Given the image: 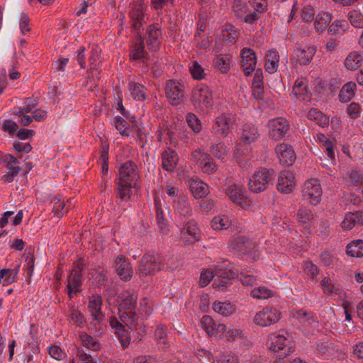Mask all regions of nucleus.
Instances as JSON below:
<instances>
[{"mask_svg": "<svg viewBox=\"0 0 363 363\" xmlns=\"http://www.w3.org/2000/svg\"><path fill=\"white\" fill-rule=\"evenodd\" d=\"M119 299L118 311L121 320L130 330L145 333V325L135 311L138 296L134 292L125 291L121 294Z\"/></svg>", "mask_w": 363, "mask_h": 363, "instance_id": "1", "label": "nucleus"}, {"mask_svg": "<svg viewBox=\"0 0 363 363\" xmlns=\"http://www.w3.org/2000/svg\"><path fill=\"white\" fill-rule=\"evenodd\" d=\"M140 176L134 162L128 161L121 166L117 194L122 201H128L130 199L131 189L138 186Z\"/></svg>", "mask_w": 363, "mask_h": 363, "instance_id": "2", "label": "nucleus"}, {"mask_svg": "<svg viewBox=\"0 0 363 363\" xmlns=\"http://www.w3.org/2000/svg\"><path fill=\"white\" fill-rule=\"evenodd\" d=\"M267 345L269 350L274 352L283 351L285 357L290 355L294 351V345L289 339L288 333L284 330L279 333H272L267 337Z\"/></svg>", "mask_w": 363, "mask_h": 363, "instance_id": "3", "label": "nucleus"}, {"mask_svg": "<svg viewBox=\"0 0 363 363\" xmlns=\"http://www.w3.org/2000/svg\"><path fill=\"white\" fill-rule=\"evenodd\" d=\"M191 101L194 108L202 113H207L213 106L212 94L208 88L203 85L193 89Z\"/></svg>", "mask_w": 363, "mask_h": 363, "instance_id": "4", "label": "nucleus"}, {"mask_svg": "<svg viewBox=\"0 0 363 363\" xmlns=\"http://www.w3.org/2000/svg\"><path fill=\"white\" fill-rule=\"evenodd\" d=\"M273 169L262 168L255 172L248 182L249 189L254 193H259L268 188L274 180Z\"/></svg>", "mask_w": 363, "mask_h": 363, "instance_id": "5", "label": "nucleus"}, {"mask_svg": "<svg viewBox=\"0 0 363 363\" xmlns=\"http://www.w3.org/2000/svg\"><path fill=\"white\" fill-rule=\"evenodd\" d=\"M162 259L155 255L145 254L141 259L137 274L140 279L152 276L164 269Z\"/></svg>", "mask_w": 363, "mask_h": 363, "instance_id": "6", "label": "nucleus"}, {"mask_svg": "<svg viewBox=\"0 0 363 363\" xmlns=\"http://www.w3.org/2000/svg\"><path fill=\"white\" fill-rule=\"evenodd\" d=\"M84 264L82 259H78L73 264L67 277V295L69 298L80 292V286L82 284V272L84 270Z\"/></svg>", "mask_w": 363, "mask_h": 363, "instance_id": "7", "label": "nucleus"}, {"mask_svg": "<svg viewBox=\"0 0 363 363\" xmlns=\"http://www.w3.org/2000/svg\"><path fill=\"white\" fill-rule=\"evenodd\" d=\"M281 318L279 309L273 306H266L257 312L253 319L254 323L262 327H267L277 323Z\"/></svg>", "mask_w": 363, "mask_h": 363, "instance_id": "8", "label": "nucleus"}, {"mask_svg": "<svg viewBox=\"0 0 363 363\" xmlns=\"http://www.w3.org/2000/svg\"><path fill=\"white\" fill-rule=\"evenodd\" d=\"M234 121L231 115L222 113L216 117L212 125V133L219 138H225L230 133Z\"/></svg>", "mask_w": 363, "mask_h": 363, "instance_id": "9", "label": "nucleus"}, {"mask_svg": "<svg viewBox=\"0 0 363 363\" xmlns=\"http://www.w3.org/2000/svg\"><path fill=\"white\" fill-rule=\"evenodd\" d=\"M165 95L172 106H177L185 99L184 86L174 80H167L165 86Z\"/></svg>", "mask_w": 363, "mask_h": 363, "instance_id": "10", "label": "nucleus"}, {"mask_svg": "<svg viewBox=\"0 0 363 363\" xmlns=\"http://www.w3.org/2000/svg\"><path fill=\"white\" fill-rule=\"evenodd\" d=\"M233 10L238 18L247 23L252 24L259 18L258 13L251 12L249 5L242 0H235L233 4Z\"/></svg>", "mask_w": 363, "mask_h": 363, "instance_id": "11", "label": "nucleus"}, {"mask_svg": "<svg viewBox=\"0 0 363 363\" xmlns=\"http://www.w3.org/2000/svg\"><path fill=\"white\" fill-rule=\"evenodd\" d=\"M304 199L313 205H317L321 198L322 189L318 179H311L306 181L302 190Z\"/></svg>", "mask_w": 363, "mask_h": 363, "instance_id": "12", "label": "nucleus"}, {"mask_svg": "<svg viewBox=\"0 0 363 363\" xmlns=\"http://www.w3.org/2000/svg\"><path fill=\"white\" fill-rule=\"evenodd\" d=\"M269 137L274 140H279L284 138L289 129L288 121L282 117L270 120L268 122Z\"/></svg>", "mask_w": 363, "mask_h": 363, "instance_id": "13", "label": "nucleus"}, {"mask_svg": "<svg viewBox=\"0 0 363 363\" xmlns=\"http://www.w3.org/2000/svg\"><path fill=\"white\" fill-rule=\"evenodd\" d=\"M145 9V3L140 0L134 4L130 11V18L132 23L131 27L135 31H139L145 23L144 12Z\"/></svg>", "mask_w": 363, "mask_h": 363, "instance_id": "14", "label": "nucleus"}, {"mask_svg": "<svg viewBox=\"0 0 363 363\" xmlns=\"http://www.w3.org/2000/svg\"><path fill=\"white\" fill-rule=\"evenodd\" d=\"M115 271L119 278L123 281L131 279L133 271L131 263L125 257L120 255L115 260Z\"/></svg>", "mask_w": 363, "mask_h": 363, "instance_id": "15", "label": "nucleus"}, {"mask_svg": "<svg viewBox=\"0 0 363 363\" xmlns=\"http://www.w3.org/2000/svg\"><path fill=\"white\" fill-rule=\"evenodd\" d=\"M276 154L280 163L284 166H291L296 160L292 147L286 143H280L275 148Z\"/></svg>", "mask_w": 363, "mask_h": 363, "instance_id": "16", "label": "nucleus"}, {"mask_svg": "<svg viewBox=\"0 0 363 363\" xmlns=\"http://www.w3.org/2000/svg\"><path fill=\"white\" fill-rule=\"evenodd\" d=\"M123 323L117 318L111 316L109 319V324L114 330V333L118 337L123 349L127 348L130 344V337L128 332L125 329Z\"/></svg>", "mask_w": 363, "mask_h": 363, "instance_id": "17", "label": "nucleus"}, {"mask_svg": "<svg viewBox=\"0 0 363 363\" xmlns=\"http://www.w3.org/2000/svg\"><path fill=\"white\" fill-rule=\"evenodd\" d=\"M241 64L245 75H250L256 66L257 58L255 52L250 48H244L241 52Z\"/></svg>", "mask_w": 363, "mask_h": 363, "instance_id": "18", "label": "nucleus"}, {"mask_svg": "<svg viewBox=\"0 0 363 363\" xmlns=\"http://www.w3.org/2000/svg\"><path fill=\"white\" fill-rule=\"evenodd\" d=\"M294 179V174L291 172H282L278 179L277 190L284 194L291 193L295 185Z\"/></svg>", "mask_w": 363, "mask_h": 363, "instance_id": "19", "label": "nucleus"}, {"mask_svg": "<svg viewBox=\"0 0 363 363\" xmlns=\"http://www.w3.org/2000/svg\"><path fill=\"white\" fill-rule=\"evenodd\" d=\"M297 60L301 65H308L314 56L316 49L314 46L298 45L294 50Z\"/></svg>", "mask_w": 363, "mask_h": 363, "instance_id": "20", "label": "nucleus"}, {"mask_svg": "<svg viewBox=\"0 0 363 363\" xmlns=\"http://www.w3.org/2000/svg\"><path fill=\"white\" fill-rule=\"evenodd\" d=\"M147 44L150 50L156 52L160 45V38L162 31L160 28L155 26H149L147 29Z\"/></svg>", "mask_w": 363, "mask_h": 363, "instance_id": "21", "label": "nucleus"}, {"mask_svg": "<svg viewBox=\"0 0 363 363\" xmlns=\"http://www.w3.org/2000/svg\"><path fill=\"white\" fill-rule=\"evenodd\" d=\"M233 245L237 251L247 255L256 250L257 247L255 242L244 236H238L234 238Z\"/></svg>", "mask_w": 363, "mask_h": 363, "instance_id": "22", "label": "nucleus"}, {"mask_svg": "<svg viewBox=\"0 0 363 363\" xmlns=\"http://www.w3.org/2000/svg\"><path fill=\"white\" fill-rule=\"evenodd\" d=\"M362 225H363V211L349 212L342 222V228L345 230Z\"/></svg>", "mask_w": 363, "mask_h": 363, "instance_id": "23", "label": "nucleus"}, {"mask_svg": "<svg viewBox=\"0 0 363 363\" xmlns=\"http://www.w3.org/2000/svg\"><path fill=\"white\" fill-rule=\"evenodd\" d=\"M102 298L99 295H93L89 301L88 308L93 317V320L99 322L104 315L101 312Z\"/></svg>", "mask_w": 363, "mask_h": 363, "instance_id": "24", "label": "nucleus"}, {"mask_svg": "<svg viewBox=\"0 0 363 363\" xmlns=\"http://www.w3.org/2000/svg\"><path fill=\"white\" fill-rule=\"evenodd\" d=\"M162 167L167 172H172L175 169L178 155L177 152L171 149H168L162 153Z\"/></svg>", "mask_w": 363, "mask_h": 363, "instance_id": "25", "label": "nucleus"}, {"mask_svg": "<svg viewBox=\"0 0 363 363\" xmlns=\"http://www.w3.org/2000/svg\"><path fill=\"white\" fill-rule=\"evenodd\" d=\"M155 206L156 211L157 223L159 227L160 232L162 234L167 235L169 232L168 222L164 217V213L162 210L161 202L157 197L155 199Z\"/></svg>", "mask_w": 363, "mask_h": 363, "instance_id": "26", "label": "nucleus"}, {"mask_svg": "<svg viewBox=\"0 0 363 363\" xmlns=\"http://www.w3.org/2000/svg\"><path fill=\"white\" fill-rule=\"evenodd\" d=\"M130 57L133 60H140L144 63L147 60V53L145 51V45L141 37L136 40L130 52Z\"/></svg>", "mask_w": 363, "mask_h": 363, "instance_id": "27", "label": "nucleus"}, {"mask_svg": "<svg viewBox=\"0 0 363 363\" xmlns=\"http://www.w3.org/2000/svg\"><path fill=\"white\" fill-rule=\"evenodd\" d=\"M259 136L257 128L252 124H245L243 127L241 141L245 144L255 142Z\"/></svg>", "mask_w": 363, "mask_h": 363, "instance_id": "28", "label": "nucleus"}, {"mask_svg": "<svg viewBox=\"0 0 363 363\" xmlns=\"http://www.w3.org/2000/svg\"><path fill=\"white\" fill-rule=\"evenodd\" d=\"M226 193L229 198L239 206H242L246 199L244 191L235 184L229 186Z\"/></svg>", "mask_w": 363, "mask_h": 363, "instance_id": "29", "label": "nucleus"}, {"mask_svg": "<svg viewBox=\"0 0 363 363\" xmlns=\"http://www.w3.org/2000/svg\"><path fill=\"white\" fill-rule=\"evenodd\" d=\"M175 208L181 216L189 217L192 210L188 198L184 195H180L175 204Z\"/></svg>", "mask_w": 363, "mask_h": 363, "instance_id": "30", "label": "nucleus"}, {"mask_svg": "<svg viewBox=\"0 0 363 363\" xmlns=\"http://www.w3.org/2000/svg\"><path fill=\"white\" fill-rule=\"evenodd\" d=\"M214 276L217 277L218 279H220V280H218L219 282L218 283V286L225 287L226 286L228 280L235 278L237 273L228 271L217 266L214 269L213 277Z\"/></svg>", "mask_w": 363, "mask_h": 363, "instance_id": "31", "label": "nucleus"}, {"mask_svg": "<svg viewBox=\"0 0 363 363\" xmlns=\"http://www.w3.org/2000/svg\"><path fill=\"white\" fill-rule=\"evenodd\" d=\"M279 62V56L278 52L273 50H269L267 52L265 56V69L269 73H274L276 72Z\"/></svg>", "mask_w": 363, "mask_h": 363, "instance_id": "32", "label": "nucleus"}, {"mask_svg": "<svg viewBox=\"0 0 363 363\" xmlns=\"http://www.w3.org/2000/svg\"><path fill=\"white\" fill-rule=\"evenodd\" d=\"M190 189L193 196L196 199H201L206 196L208 193V186L201 181H191Z\"/></svg>", "mask_w": 363, "mask_h": 363, "instance_id": "33", "label": "nucleus"}, {"mask_svg": "<svg viewBox=\"0 0 363 363\" xmlns=\"http://www.w3.org/2000/svg\"><path fill=\"white\" fill-rule=\"evenodd\" d=\"M167 327L164 325H159L155 331V337L157 345L162 349L169 347L166 333Z\"/></svg>", "mask_w": 363, "mask_h": 363, "instance_id": "34", "label": "nucleus"}, {"mask_svg": "<svg viewBox=\"0 0 363 363\" xmlns=\"http://www.w3.org/2000/svg\"><path fill=\"white\" fill-rule=\"evenodd\" d=\"M332 20V16L328 12L319 13L315 20L314 27L318 32H323Z\"/></svg>", "mask_w": 363, "mask_h": 363, "instance_id": "35", "label": "nucleus"}, {"mask_svg": "<svg viewBox=\"0 0 363 363\" xmlns=\"http://www.w3.org/2000/svg\"><path fill=\"white\" fill-rule=\"evenodd\" d=\"M308 118L324 127L329 124V117L316 108H311L308 113Z\"/></svg>", "mask_w": 363, "mask_h": 363, "instance_id": "36", "label": "nucleus"}, {"mask_svg": "<svg viewBox=\"0 0 363 363\" xmlns=\"http://www.w3.org/2000/svg\"><path fill=\"white\" fill-rule=\"evenodd\" d=\"M231 57L229 55H219L213 60L214 67L222 73H227L230 69Z\"/></svg>", "mask_w": 363, "mask_h": 363, "instance_id": "37", "label": "nucleus"}, {"mask_svg": "<svg viewBox=\"0 0 363 363\" xmlns=\"http://www.w3.org/2000/svg\"><path fill=\"white\" fill-rule=\"evenodd\" d=\"M18 267L19 266L13 269H4L0 270V284L2 283L4 286H6L14 282L18 273Z\"/></svg>", "mask_w": 363, "mask_h": 363, "instance_id": "38", "label": "nucleus"}, {"mask_svg": "<svg viewBox=\"0 0 363 363\" xmlns=\"http://www.w3.org/2000/svg\"><path fill=\"white\" fill-rule=\"evenodd\" d=\"M213 308L215 312L223 316H228L233 314L235 311V307L231 303L220 301L214 302Z\"/></svg>", "mask_w": 363, "mask_h": 363, "instance_id": "39", "label": "nucleus"}, {"mask_svg": "<svg viewBox=\"0 0 363 363\" xmlns=\"http://www.w3.org/2000/svg\"><path fill=\"white\" fill-rule=\"evenodd\" d=\"M297 220L306 225H310L313 220V214L312 211L307 207H301L296 213Z\"/></svg>", "mask_w": 363, "mask_h": 363, "instance_id": "40", "label": "nucleus"}, {"mask_svg": "<svg viewBox=\"0 0 363 363\" xmlns=\"http://www.w3.org/2000/svg\"><path fill=\"white\" fill-rule=\"evenodd\" d=\"M347 254L351 257H363V240L352 241L347 247Z\"/></svg>", "mask_w": 363, "mask_h": 363, "instance_id": "41", "label": "nucleus"}, {"mask_svg": "<svg viewBox=\"0 0 363 363\" xmlns=\"http://www.w3.org/2000/svg\"><path fill=\"white\" fill-rule=\"evenodd\" d=\"M79 339L82 345L92 351H97L100 349V343L91 335L86 333H82L79 335Z\"/></svg>", "mask_w": 363, "mask_h": 363, "instance_id": "42", "label": "nucleus"}, {"mask_svg": "<svg viewBox=\"0 0 363 363\" xmlns=\"http://www.w3.org/2000/svg\"><path fill=\"white\" fill-rule=\"evenodd\" d=\"M362 60V55L359 52H352L346 57L345 65L347 69H356L359 67Z\"/></svg>", "mask_w": 363, "mask_h": 363, "instance_id": "43", "label": "nucleus"}, {"mask_svg": "<svg viewBox=\"0 0 363 363\" xmlns=\"http://www.w3.org/2000/svg\"><path fill=\"white\" fill-rule=\"evenodd\" d=\"M356 89V84L350 82L345 84L340 91V99L342 102L350 101L354 95V89Z\"/></svg>", "mask_w": 363, "mask_h": 363, "instance_id": "44", "label": "nucleus"}, {"mask_svg": "<svg viewBox=\"0 0 363 363\" xmlns=\"http://www.w3.org/2000/svg\"><path fill=\"white\" fill-rule=\"evenodd\" d=\"M230 225V220L224 215L216 216L211 220V227L216 230L228 229Z\"/></svg>", "mask_w": 363, "mask_h": 363, "instance_id": "45", "label": "nucleus"}, {"mask_svg": "<svg viewBox=\"0 0 363 363\" xmlns=\"http://www.w3.org/2000/svg\"><path fill=\"white\" fill-rule=\"evenodd\" d=\"M129 89L132 96L138 101H143L146 99L145 86L140 84L130 82L129 83Z\"/></svg>", "mask_w": 363, "mask_h": 363, "instance_id": "46", "label": "nucleus"}, {"mask_svg": "<svg viewBox=\"0 0 363 363\" xmlns=\"http://www.w3.org/2000/svg\"><path fill=\"white\" fill-rule=\"evenodd\" d=\"M182 233H187L196 241H199L201 240L200 230L196 226V223L194 220H189L185 224L182 230Z\"/></svg>", "mask_w": 363, "mask_h": 363, "instance_id": "47", "label": "nucleus"}, {"mask_svg": "<svg viewBox=\"0 0 363 363\" xmlns=\"http://www.w3.org/2000/svg\"><path fill=\"white\" fill-rule=\"evenodd\" d=\"M69 320L77 327H81L85 323L86 318L84 315L79 311L75 309L72 304L69 305Z\"/></svg>", "mask_w": 363, "mask_h": 363, "instance_id": "48", "label": "nucleus"}, {"mask_svg": "<svg viewBox=\"0 0 363 363\" xmlns=\"http://www.w3.org/2000/svg\"><path fill=\"white\" fill-rule=\"evenodd\" d=\"M320 286L323 292L326 294H340L341 289L339 286L333 284L330 277H325L320 281Z\"/></svg>", "mask_w": 363, "mask_h": 363, "instance_id": "49", "label": "nucleus"}, {"mask_svg": "<svg viewBox=\"0 0 363 363\" xmlns=\"http://www.w3.org/2000/svg\"><path fill=\"white\" fill-rule=\"evenodd\" d=\"M241 281L245 286H253L257 284L258 279V275L257 272L252 271H243L240 273Z\"/></svg>", "mask_w": 363, "mask_h": 363, "instance_id": "50", "label": "nucleus"}, {"mask_svg": "<svg viewBox=\"0 0 363 363\" xmlns=\"http://www.w3.org/2000/svg\"><path fill=\"white\" fill-rule=\"evenodd\" d=\"M186 121L189 127L196 133L201 130V122L193 113H188L186 116Z\"/></svg>", "mask_w": 363, "mask_h": 363, "instance_id": "51", "label": "nucleus"}, {"mask_svg": "<svg viewBox=\"0 0 363 363\" xmlns=\"http://www.w3.org/2000/svg\"><path fill=\"white\" fill-rule=\"evenodd\" d=\"M347 16L350 23L354 27L363 28V15L360 12L353 10L348 13Z\"/></svg>", "mask_w": 363, "mask_h": 363, "instance_id": "52", "label": "nucleus"}, {"mask_svg": "<svg viewBox=\"0 0 363 363\" xmlns=\"http://www.w3.org/2000/svg\"><path fill=\"white\" fill-rule=\"evenodd\" d=\"M211 154L220 160H224L228 155V150L225 145L219 143L212 146L211 150Z\"/></svg>", "mask_w": 363, "mask_h": 363, "instance_id": "53", "label": "nucleus"}, {"mask_svg": "<svg viewBox=\"0 0 363 363\" xmlns=\"http://www.w3.org/2000/svg\"><path fill=\"white\" fill-rule=\"evenodd\" d=\"M251 295L253 298L257 299H266L269 297H272L273 293L271 290L268 289L267 288L264 286H260L252 290Z\"/></svg>", "mask_w": 363, "mask_h": 363, "instance_id": "54", "label": "nucleus"}, {"mask_svg": "<svg viewBox=\"0 0 363 363\" xmlns=\"http://www.w3.org/2000/svg\"><path fill=\"white\" fill-rule=\"evenodd\" d=\"M213 319L210 316L205 315L200 320V325L203 330L208 334V336L212 337L213 335V330H212V325H213Z\"/></svg>", "mask_w": 363, "mask_h": 363, "instance_id": "55", "label": "nucleus"}, {"mask_svg": "<svg viewBox=\"0 0 363 363\" xmlns=\"http://www.w3.org/2000/svg\"><path fill=\"white\" fill-rule=\"evenodd\" d=\"M293 92L297 96H305L307 94V87L304 79H297L293 87Z\"/></svg>", "mask_w": 363, "mask_h": 363, "instance_id": "56", "label": "nucleus"}, {"mask_svg": "<svg viewBox=\"0 0 363 363\" xmlns=\"http://www.w3.org/2000/svg\"><path fill=\"white\" fill-rule=\"evenodd\" d=\"M189 70L194 79H202L204 78L206 74L204 72V69L199 65V63L196 61H194L192 65L189 67Z\"/></svg>", "mask_w": 363, "mask_h": 363, "instance_id": "57", "label": "nucleus"}, {"mask_svg": "<svg viewBox=\"0 0 363 363\" xmlns=\"http://www.w3.org/2000/svg\"><path fill=\"white\" fill-rule=\"evenodd\" d=\"M347 26V22L345 21H336L333 22L328 28V33L330 35H337L340 33V31L345 30V27Z\"/></svg>", "mask_w": 363, "mask_h": 363, "instance_id": "58", "label": "nucleus"}, {"mask_svg": "<svg viewBox=\"0 0 363 363\" xmlns=\"http://www.w3.org/2000/svg\"><path fill=\"white\" fill-rule=\"evenodd\" d=\"M303 269L305 273L312 279H315L319 273L318 268L316 265L313 264L311 262H306L303 265Z\"/></svg>", "mask_w": 363, "mask_h": 363, "instance_id": "59", "label": "nucleus"}, {"mask_svg": "<svg viewBox=\"0 0 363 363\" xmlns=\"http://www.w3.org/2000/svg\"><path fill=\"white\" fill-rule=\"evenodd\" d=\"M127 124V122L125 120H124L121 116H116L115 118V125L117 130H119L120 134L122 135L129 136L130 135V131L129 130L125 127Z\"/></svg>", "mask_w": 363, "mask_h": 363, "instance_id": "60", "label": "nucleus"}, {"mask_svg": "<svg viewBox=\"0 0 363 363\" xmlns=\"http://www.w3.org/2000/svg\"><path fill=\"white\" fill-rule=\"evenodd\" d=\"M217 164L216 162L213 160V159L210 157H208V160H206L202 164H201V169L203 172L206 173L208 174H211L215 173L217 171Z\"/></svg>", "mask_w": 363, "mask_h": 363, "instance_id": "61", "label": "nucleus"}, {"mask_svg": "<svg viewBox=\"0 0 363 363\" xmlns=\"http://www.w3.org/2000/svg\"><path fill=\"white\" fill-rule=\"evenodd\" d=\"M9 172L1 177V180L4 183H11L13 181L14 178L18 174L21 169L19 167H10Z\"/></svg>", "mask_w": 363, "mask_h": 363, "instance_id": "62", "label": "nucleus"}, {"mask_svg": "<svg viewBox=\"0 0 363 363\" xmlns=\"http://www.w3.org/2000/svg\"><path fill=\"white\" fill-rule=\"evenodd\" d=\"M226 339L229 342H234L243 338V333L240 329H230L226 332Z\"/></svg>", "mask_w": 363, "mask_h": 363, "instance_id": "63", "label": "nucleus"}, {"mask_svg": "<svg viewBox=\"0 0 363 363\" xmlns=\"http://www.w3.org/2000/svg\"><path fill=\"white\" fill-rule=\"evenodd\" d=\"M213 278V272L211 271L203 270L201 273L199 279V285L201 287L207 286Z\"/></svg>", "mask_w": 363, "mask_h": 363, "instance_id": "64", "label": "nucleus"}]
</instances>
